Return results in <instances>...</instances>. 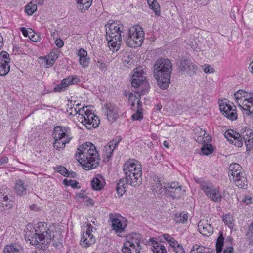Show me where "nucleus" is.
<instances>
[{"label":"nucleus","mask_w":253,"mask_h":253,"mask_svg":"<svg viewBox=\"0 0 253 253\" xmlns=\"http://www.w3.org/2000/svg\"><path fill=\"white\" fill-rule=\"evenodd\" d=\"M188 217L187 214L186 213L183 214L181 213H176L174 215V219L177 223H184L187 221Z\"/></svg>","instance_id":"nucleus-39"},{"label":"nucleus","mask_w":253,"mask_h":253,"mask_svg":"<svg viewBox=\"0 0 253 253\" xmlns=\"http://www.w3.org/2000/svg\"><path fill=\"white\" fill-rule=\"evenodd\" d=\"M141 235L134 233L128 235L122 248L123 253H139L141 247L140 245Z\"/></svg>","instance_id":"nucleus-8"},{"label":"nucleus","mask_w":253,"mask_h":253,"mask_svg":"<svg viewBox=\"0 0 253 253\" xmlns=\"http://www.w3.org/2000/svg\"><path fill=\"white\" fill-rule=\"evenodd\" d=\"M79 163L82 166L83 169L86 170H90L96 168L99 165V157L97 154V158L93 159L92 156H87V158L84 160L76 159Z\"/></svg>","instance_id":"nucleus-15"},{"label":"nucleus","mask_w":253,"mask_h":253,"mask_svg":"<svg viewBox=\"0 0 253 253\" xmlns=\"http://www.w3.org/2000/svg\"><path fill=\"white\" fill-rule=\"evenodd\" d=\"M80 241L82 246L87 248L95 243V238L92 234H89L84 232Z\"/></svg>","instance_id":"nucleus-25"},{"label":"nucleus","mask_w":253,"mask_h":253,"mask_svg":"<svg viewBox=\"0 0 253 253\" xmlns=\"http://www.w3.org/2000/svg\"><path fill=\"white\" fill-rule=\"evenodd\" d=\"M201 151L204 155H208L212 153L213 148L211 144H204L201 148Z\"/></svg>","instance_id":"nucleus-41"},{"label":"nucleus","mask_w":253,"mask_h":253,"mask_svg":"<svg viewBox=\"0 0 253 253\" xmlns=\"http://www.w3.org/2000/svg\"><path fill=\"white\" fill-rule=\"evenodd\" d=\"M53 131L54 148L58 150L63 149L72 139L70 129L68 127L57 126L54 127Z\"/></svg>","instance_id":"nucleus-5"},{"label":"nucleus","mask_w":253,"mask_h":253,"mask_svg":"<svg viewBox=\"0 0 253 253\" xmlns=\"http://www.w3.org/2000/svg\"><path fill=\"white\" fill-rule=\"evenodd\" d=\"M10 58L9 54L2 51L0 53V76L7 75L10 71Z\"/></svg>","instance_id":"nucleus-14"},{"label":"nucleus","mask_w":253,"mask_h":253,"mask_svg":"<svg viewBox=\"0 0 253 253\" xmlns=\"http://www.w3.org/2000/svg\"><path fill=\"white\" fill-rule=\"evenodd\" d=\"M27 186L25 185L24 181L21 179L16 181L14 186V191L18 195H22L26 193Z\"/></svg>","instance_id":"nucleus-29"},{"label":"nucleus","mask_w":253,"mask_h":253,"mask_svg":"<svg viewBox=\"0 0 253 253\" xmlns=\"http://www.w3.org/2000/svg\"><path fill=\"white\" fill-rule=\"evenodd\" d=\"M243 201L247 204H249L251 203V198L249 197L246 196L245 197Z\"/></svg>","instance_id":"nucleus-64"},{"label":"nucleus","mask_w":253,"mask_h":253,"mask_svg":"<svg viewBox=\"0 0 253 253\" xmlns=\"http://www.w3.org/2000/svg\"><path fill=\"white\" fill-rule=\"evenodd\" d=\"M124 65L126 66L127 65H131L132 63V60L130 59L129 57L126 55L124 56L122 59Z\"/></svg>","instance_id":"nucleus-52"},{"label":"nucleus","mask_w":253,"mask_h":253,"mask_svg":"<svg viewBox=\"0 0 253 253\" xmlns=\"http://www.w3.org/2000/svg\"><path fill=\"white\" fill-rule=\"evenodd\" d=\"M223 221L229 228H232L233 227V217L229 214L225 215L223 217Z\"/></svg>","instance_id":"nucleus-44"},{"label":"nucleus","mask_w":253,"mask_h":253,"mask_svg":"<svg viewBox=\"0 0 253 253\" xmlns=\"http://www.w3.org/2000/svg\"><path fill=\"white\" fill-rule=\"evenodd\" d=\"M166 183H163L162 185L160 183V180L159 178L157 179V181H155V183L152 186V190L156 191L157 192H159V193H161L163 192L166 191V187H164V186H167Z\"/></svg>","instance_id":"nucleus-35"},{"label":"nucleus","mask_w":253,"mask_h":253,"mask_svg":"<svg viewBox=\"0 0 253 253\" xmlns=\"http://www.w3.org/2000/svg\"><path fill=\"white\" fill-rule=\"evenodd\" d=\"M247 238L249 239L250 243L253 244V222L251 223L249 228V231L246 234Z\"/></svg>","instance_id":"nucleus-47"},{"label":"nucleus","mask_w":253,"mask_h":253,"mask_svg":"<svg viewBox=\"0 0 253 253\" xmlns=\"http://www.w3.org/2000/svg\"><path fill=\"white\" fill-rule=\"evenodd\" d=\"M123 171L128 183L133 186H139L142 181L141 165L134 160L126 161L123 166Z\"/></svg>","instance_id":"nucleus-3"},{"label":"nucleus","mask_w":253,"mask_h":253,"mask_svg":"<svg viewBox=\"0 0 253 253\" xmlns=\"http://www.w3.org/2000/svg\"><path fill=\"white\" fill-rule=\"evenodd\" d=\"M3 253H23V252L21 247L11 244L5 247Z\"/></svg>","instance_id":"nucleus-34"},{"label":"nucleus","mask_w":253,"mask_h":253,"mask_svg":"<svg viewBox=\"0 0 253 253\" xmlns=\"http://www.w3.org/2000/svg\"><path fill=\"white\" fill-rule=\"evenodd\" d=\"M234 95L236 103L239 108H244V107L241 105L242 103L245 102V100L248 98V96H250V94L242 90H239L234 93Z\"/></svg>","instance_id":"nucleus-26"},{"label":"nucleus","mask_w":253,"mask_h":253,"mask_svg":"<svg viewBox=\"0 0 253 253\" xmlns=\"http://www.w3.org/2000/svg\"><path fill=\"white\" fill-rule=\"evenodd\" d=\"M104 180L102 176L98 175L96 177L94 178L91 182V187L95 190H100L104 186Z\"/></svg>","instance_id":"nucleus-28"},{"label":"nucleus","mask_w":253,"mask_h":253,"mask_svg":"<svg viewBox=\"0 0 253 253\" xmlns=\"http://www.w3.org/2000/svg\"><path fill=\"white\" fill-rule=\"evenodd\" d=\"M78 9L82 13L85 12L90 7L92 0H76Z\"/></svg>","instance_id":"nucleus-30"},{"label":"nucleus","mask_w":253,"mask_h":253,"mask_svg":"<svg viewBox=\"0 0 253 253\" xmlns=\"http://www.w3.org/2000/svg\"><path fill=\"white\" fill-rule=\"evenodd\" d=\"M233 248L232 247H226L224 250L223 253H233Z\"/></svg>","instance_id":"nucleus-63"},{"label":"nucleus","mask_w":253,"mask_h":253,"mask_svg":"<svg viewBox=\"0 0 253 253\" xmlns=\"http://www.w3.org/2000/svg\"><path fill=\"white\" fill-rule=\"evenodd\" d=\"M241 138L244 141L247 150H250L253 146V131L249 128H245L241 133Z\"/></svg>","instance_id":"nucleus-20"},{"label":"nucleus","mask_w":253,"mask_h":253,"mask_svg":"<svg viewBox=\"0 0 253 253\" xmlns=\"http://www.w3.org/2000/svg\"><path fill=\"white\" fill-rule=\"evenodd\" d=\"M78 55L79 56L80 58H84L87 56V52L86 50L81 49L78 52Z\"/></svg>","instance_id":"nucleus-55"},{"label":"nucleus","mask_w":253,"mask_h":253,"mask_svg":"<svg viewBox=\"0 0 253 253\" xmlns=\"http://www.w3.org/2000/svg\"><path fill=\"white\" fill-rule=\"evenodd\" d=\"M230 181H233L237 186L240 188H245L247 186V180L245 173Z\"/></svg>","instance_id":"nucleus-31"},{"label":"nucleus","mask_w":253,"mask_h":253,"mask_svg":"<svg viewBox=\"0 0 253 253\" xmlns=\"http://www.w3.org/2000/svg\"><path fill=\"white\" fill-rule=\"evenodd\" d=\"M95 64L102 71L106 69V65L104 62L98 61L96 62Z\"/></svg>","instance_id":"nucleus-54"},{"label":"nucleus","mask_w":253,"mask_h":253,"mask_svg":"<svg viewBox=\"0 0 253 253\" xmlns=\"http://www.w3.org/2000/svg\"><path fill=\"white\" fill-rule=\"evenodd\" d=\"M79 79L76 76L68 77L62 80L61 83L57 85L54 90L55 92L64 91L67 89L69 85H72L77 83Z\"/></svg>","instance_id":"nucleus-18"},{"label":"nucleus","mask_w":253,"mask_h":253,"mask_svg":"<svg viewBox=\"0 0 253 253\" xmlns=\"http://www.w3.org/2000/svg\"><path fill=\"white\" fill-rule=\"evenodd\" d=\"M109 221L111 222V227L116 234L119 236V234L124 232L125 229L127 227V221L122 217H117L115 215L112 213L110 214Z\"/></svg>","instance_id":"nucleus-12"},{"label":"nucleus","mask_w":253,"mask_h":253,"mask_svg":"<svg viewBox=\"0 0 253 253\" xmlns=\"http://www.w3.org/2000/svg\"><path fill=\"white\" fill-rule=\"evenodd\" d=\"M126 180V178L125 177L120 179L117 184L116 191L118 195L120 196H122L126 192V186L127 184H129Z\"/></svg>","instance_id":"nucleus-32"},{"label":"nucleus","mask_w":253,"mask_h":253,"mask_svg":"<svg viewBox=\"0 0 253 253\" xmlns=\"http://www.w3.org/2000/svg\"><path fill=\"white\" fill-rule=\"evenodd\" d=\"M102 111L109 121L113 122L118 117L117 107L111 103H107L102 107Z\"/></svg>","instance_id":"nucleus-16"},{"label":"nucleus","mask_w":253,"mask_h":253,"mask_svg":"<svg viewBox=\"0 0 253 253\" xmlns=\"http://www.w3.org/2000/svg\"><path fill=\"white\" fill-rule=\"evenodd\" d=\"M25 238L30 241L31 245L44 250L48 247L51 241L54 240V236L51 235V231L46 223L39 222L34 231H26Z\"/></svg>","instance_id":"nucleus-1"},{"label":"nucleus","mask_w":253,"mask_h":253,"mask_svg":"<svg viewBox=\"0 0 253 253\" xmlns=\"http://www.w3.org/2000/svg\"><path fill=\"white\" fill-rule=\"evenodd\" d=\"M56 171L64 175V176H69V171L65 167L58 166L56 168Z\"/></svg>","instance_id":"nucleus-46"},{"label":"nucleus","mask_w":253,"mask_h":253,"mask_svg":"<svg viewBox=\"0 0 253 253\" xmlns=\"http://www.w3.org/2000/svg\"><path fill=\"white\" fill-rule=\"evenodd\" d=\"M140 97V94L139 92H137L135 94L134 97L137 99V109H139L140 107L142 108V102L140 101L139 97Z\"/></svg>","instance_id":"nucleus-59"},{"label":"nucleus","mask_w":253,"mask_h":253,"mask_svg":"<svg viewBox=\"0 0 253 253\" xmlns=\"http://www.w3.org/2000/svg\"><path fill=\"white\" fill-rule=\"evenodd\" d=\"M224 238L223 237L222 233L220 232L219 236L218 237L216 243V253H221L223 246Z\"/></svg>","instance_id":"nucleus-37"},{"label":"nucleus","mask_w":253,"mask_h":253,"mask_svg":"<svg viewBox=\"0 0 253 253\" xmlns=\"http://www.w3.org/2000/svg\"><path fill=\"white\" fill-rule=\"evenodd\" d=\"M76 154V159L84 160L87 159V156L91 157L93 159L97 158L98 152L95 146L91 142H87L83 144L77 149Z\"/></svg>","instance_id":"nucleus-10"},{"label":"nucleus","mask_w":253,"mask_h":253,"mask_svg":"<svg viewBox=\"0 0 253 253\" xmlns=\"http://www.w3.org/2000/svg\"><path fill=\"white\" fill-rule=\"evenodd\" d=\"M236 106L232 107L229 104H220V109L228 119L230 120H235L237 118V115L236 114Z\"/></svg>","instance_id":"nucleus-19"},{"label":"nucleus","mask_w":253,"mask_h":253,"mask_svg":"<svg viewBox=\"0 0 253 253\" xmlns=\"http://www.w3.org/2000/svg\"><path fill=\"white\" fill-rule=\"evenodd\" d=\"M154 252H156L157 253H166L167 252L166 249L163 245H157L156 247L154 246Z\"/></svg>","instance_id":"nucleus-49"},{"label":"nucleus","mask_w":253,"mask_h":253,"mask_svg":"<svg viewBox=\"0 0 253 253\" xmlns=\"http://www.w3.org/2000/svg\"><path fill=\"white\" fill-rule=\"evenodd\" d=\"M167 186H164L166 187V191L168 196H169L172 199H178L181 197L184 190H182L181 186L177 182H172L171 183L166 184Z\"/></svg>","instance_id":"nucleus-13"},{"label":"nucleus","mask_w":253,"mask_h":253,"mask_svg":"<svg viewBox=\"0 0 253 253\" xmlns=\"http://www.w3.org/2000/svg\"><path fill=\"white\" fill-rule=\"evenodd\" d=\"M121 140V138L119 136L116 137L115 139L110 141L108 144L114 149L118 146V144Z\"/></svg>","instance_id":"nucleus-48"},{"label":"nucleus","mask_w":253,"mask_h":253,"mask_svg":"<svg viewBox=\"0 0 253 253\" xmlns=\"http://www.w3.org/2000/svg\"><path fill=\"white\" fill-rule=\"evenodd\" d=\"M58 57V54L55 51H52L50 52L48 56L45 58L46 65L49 66L53 65Z\"/></svg>","instance_id":"nucleus-36"},{"label":"nucleus","mask_w":253,"mask_h":253,"mask_svg":"<svg viewBox=\"0 0 253 253\" xmlns=\"http://www.w3.org/2000/svg\"><path fill=\"white\" fill-rule=\"evenodd\" d=\"M169 243L172 248L173 250L174 248H175L179 245V244L174 238H173V239L171 240Z\"/></svg>","instance_id":"nucleus-60"},{"label":"nucleus","mask_w":253,"mask_h":253,"mask_svg":"<svg viewBox=\"0 0 253 253\" xmlns=\"http://www.w3.org/2000/svg\"><path fill=\"white\" fill-rule=\"evenodd\" d=\"M29 38L31 40L34 42H38L39 41L40 37L38 35L34 34V33L29 35Z\"/></svg>","instance_id":"nucleus-57"},{"label":"nucleus","mask_w":253,"mask_h":253,"mask_svg":"<svg viewBox=\"0 0 253 253\" xmlns=\"http://www.w3.org/2000/svg\"><path fill=\"white\" fill-rule=\"evenodd\" d=\"M206 248L202 246L195 245L193 246L191 251V253H207Z\"/></svg>","instance_id":"nucleus-43"},{"label":"nucleus","mask_w":253,"mask_h":253,"mask_svg":"<svg viewBox=\"0 0 253 253\" xmlns=\"http://www.w3.org/2000/svg\"><path fill=\"white\" fill-rule=\"evenodd\" d=\"M145 72L141 66L135 69L132 77L131 85L134 88H140L141 93L143 94L149 89L148 82L146 80Z\"/></svg>","instance_id":"nucleus-9"},{"label":"nucleus","mask_w":253,"mask_h":253,"mask_svg":"<svg viewBox=\"0 0 253 253\" xmlns=\"http://www.w3.org/2000/svg\"><path fill=\"white\" fill-rule=\"evenodd\" d=\"M196 68V66L193 63L190 59H181L180 62L179 69L181 71H187L189 73H194L195 72Z\"/></svg>","instance_id":"nucleus-24"},{"label":"nucleus","mask_w":253,"mask_h":253,"mask_svg":"<svg viewBox=\"0 0 253 253\" xmlns=\"http://www.w3.org/2000/svg\"><path fill=\"white\" fill-rule=\"evenodd\" d=\"M8 158L7 156H4L0 159V165H2L8 163Z\"/></svg>","instance_id":"nucleus-61"},{"label":"nucleus","mask_w":253,"mask_h":253,"mask_svg":"<svg viewBox=\"0 0 253 253\" xmlns=\"http://www.w3.org/2000/svg\"><path fill=\"white\" fill-rule=\"evenodd\" d=\"M87 226V229L85 233L92 234L91 232H93L96 230V229L94 228L93 226H92L91 224L90 223H88Z\"/></svg>","instance_id":"nucleus-56"},{"label":"nucleus","mask_w":253,"mask_h":253,"mask_svg":"<svg viewBox=\"0 0 253 253\" xmlns=\"http://www.w3.org/2000/svg\"><path fill=\"white\" fill-rule=\"evenodd\" d=\"M242 106L244 108H241L242 110L246 111V114L253 117V96H248L247 100L245 102H242Z\"/></svg>","instance_id":"nucleus-27"},{"label":"nucleus","mask_w":253,"mask_h":253,"mask_svg":"<svg viewBox=\"0 0 253 253\" xmlns=\"http://www.w3.org/2000/svg\"><path fill=\"white\" fill-rule=\"evenodd\" d=\"M201 189L206 196L214 202H220L222 199L221 193L218 187H216L210 182H202L200 185Z\"/></svg>","instance_id":"nucleus-11"},{"label":"nucleus","mask_w":253,"mask_h":253,"mask_svg":"<svg viewBox=\"0 0 253 253\" xmlns=\"http://www.w3.org/2000/svg\"><path fill=\"white\" fill-rule=\"evenodd\" d=\"M172 64L169 60L161 58L154 66V76L158 84L162 89L167 88L170 84Z\"/></svg>","instance_id":"nucleus-2"},{"label":"nucleus","mask_w":253,"mask_h":253,"mask_svg":"<svg viewBox=\"0 0 253 253\" xmlns=\"http://www.w3.org/2000/svg\"><path fill=\"white\" fill-rule=\"evenodd\" d=\"M37 9V5L30 2L25 6V11L29 15H31L36 11Z\"/></svg>","instance_id":"nucleus-40"},{"label":"nucleus","mask_w":253,"mask_h":253,"mask_svg":"<svg viewBox=\"0 0 253 253\" xmlns=\"http://www.w3.org/2000/svg\"><path fill=\"white\" fill-rule=\"evenodd\" d=\"M144 37L142 28L138 26H135L128 30L127 36L125 41L126 45L130 47L135 48L142 45Z\"/></svg>","instance_id":"nucleus-7"},{"label":"nucleus","mask_w":253,"mask_h":253,"mask_svg":"<svg viewBox=\"0 0 253 253\" xmlns=\"http://www.w3.org/2000/svg\"><path fill=\"white\" fill-rule=\"evenodd\" d=\"M63 183L66 186H71L72 188H80V186H79V182L76 180L64 179Z\"/></svg>","instance_id":"nucleus-42"},{"label":"nucleus","mask_w":253,"mask_h":253,"mask_svg":"<svg viewBox=\"0 0 253 253\" xmlns=\"http://www.w3.org/2000/svg\"><path fill=\"white\" fill-rule=\"evenodd\" d=\"M5 193L0 192V207L1 210L10 209L13 206L12 196L9 194L4 195Z\"/></svg>","instance_id":"nucleus-22"},{"label":"nucleus","mask_w":253,"mask_h":253,"mask_svg":"<svg viewBox=\"0 0 253 253\" xmlns=\"http://www.w3.org/2000/svg\"><path fill=\"white\" fill-rule=\"evenodd\" d=\"M244 173L241 166L237 163L231 164L229 168V176L230 180L236 178Z\"/></svg>","instance_id":"nucleus-21"},{"label":"nucleus","mask_w":253,"mask_h":253,"mask_svg":"<svg viewBox=\"0 0 253 253\" xmlns=\"http://www.w3.org/2000/svg\"><path fill=\"white\" fill-rule=\"evenodd\" d=\"M198 230L204 236H209L213 232V228L207 220H200L198 224Z\"/></svg>","instance_id":"nucleus-23"},{"label":"nucleus","mask_w":253,"mask_h":253,"mask_svg":"<svg viewBox=\"0 0 253 253\" xmlns=\"http://www.w3.org/2000/svg\"><path fill=\"white\" fill-rule=\"evenodd\" d=\"M105 26L108 46L113 51H117L121 44L124 27L116 22L108 23Z\"/></svg>","instance_id":"nucleus-4"},{"label":"nucleus","mask_w":253,"mask_h":253,"mask_svg":"<svg viewBox=\"0 0 253 253\" xmlns=\"http://www.w3.org/2000/svg\"><path fill=\"white\" fill-rule=\"evenodd\" d=\"M55 44L58 48H61L64 46V42L60 39H57L55 41Z\"/></svg>","instance_id":"nucleus-58"},{"label":"nucleus","mask_w":253,"mask_h":253,"mask_svg":"<svg viewBox=\"0 0 253 253\" xmlns=\"http://www.w3.org/2000/svg\"><path fill=\"white\" fill-rule=\"evenodd\" d=\"M224 136L232 143H234V145L238 147L242 146L243 140L241 136L236 131L232 129H229L224 133Z\"/></svg>","instance_id":"nucleus-17"},{"label":"nucleus","mask_w":253,"mask_h":253,"mask_svg":"<svg viewBox=\"0 0 253 253\" xmlns=\"http://www.w3.org/2000/svg\"><path fill=\"white\" fill-rule=\"evenodd\" d=\"M114 150V149L108 143L106 146H105L102 154L104 162H107L109 161L112 156V153Z\"/></svg>","instance_id":"nucleus-33"},{"label":"nucleus","mask_w":253,"mask_h":253,"mask_svg":"<svg viewBox=\"0 0 253 253\" xmlns=\"http://www.w3.org/2000/svg\"><path fill=\"white\" fill-rule=\"evenodd\" d=\"M148 4L152 9L153 10L156 15H160V6L159 3L156 0H147Z\"/></svg>","instance_id":"nucleus-38"},{"label":"nucleus","mask_w":253,"mask_h":253,"mask_svg":"<svg viewBox=\"0 0 253 253\" xmlns=\"http://www.w3.org/2000/svg\"><path fill=\"white\" fill-rule=\"evenodd\" d=\"M164 236V239L168 241V243L170 242L171 240L173 239V238L171 237L169 234H165L163 235Z\"/></svg>","instance_id":"nucleus-62"},{"label":"nucleus","mask_w":253,"mask_h":253,"mask_svg":"<svg viewBox=\"0 0 253 253\" xmlns=\"http://www.w3.org/2000/svg\"><path fill=\"white\" fill-rule=\"evenodd\" d=\"M21 31L22 32L23 35L26 37H29L30 34L34 33V31L31 29H30L29 30H28L24 27H22L21 28Z\"/></svg>","instance_id":"nucleus-51"},{"label":"nucleus","mask_w":253,"mask_h":253,"mask_svg":"<svg viewBox=\"0 0 253 253\" xmlns=\"http://www.w3.org/2000/svg\"><path fill=\"white\" fill-rule=\"evenodd\" d=\"M79 62L80 64L83 68H86L88 66L89 63V58L86 57L84 58H80Z\"/></svg>","instance_id":"nucleus-50"},{"label":"nucleus","mask_w":253,"mask_h":253,"mask_svg":"<svg viewBox=\"0 0 253 253\" xmlns=\"http://www.w3.org/2000/svg\"><path fill=\"white\" fill-rule=\"evenodd\" d=\"M143 109L141 107L137 109L136 112L132 115V119L133 120H140L143 118L142 114Z\"/></svg>","instance_id":"nucleus-45"},{"label":"nucleus","mask_w":253,"mask_h":253,"mask_svg":"<svg viewBox=\"0 0 253 253\" xmlns=\"http://www.w3.org/2000/svg\"><path fill=\"white\" fill-rule=\"evenodd\" d=\"M88 106L83 107L79 109V120L84 125H86L87 129H90L92 127L96 128L100 123L98 117L87 108Z\"/></svg>","instance_id":"nucleus-6"},{"label":"nucleus","mask_w":253,"mask_h":253,"mask_svg":"<svg viewBox=\"0 0 253 253\" xmlns=\"http://www.w3.org/2000/svg\"><path fill=\"white\" fill-rule=\"evenodd\" d=\"M173 251L175 253H185L183 247L180 244H179L175 248H174Z\"/></svg>","instance_id":"nucleus-53"}]
</instances>
